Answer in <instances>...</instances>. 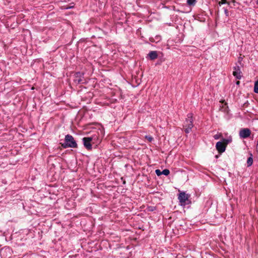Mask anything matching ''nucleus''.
Here are the masks:
<instances>
[{"label": "nucleus", "mask_w": 258, "mask_h": 258, "mask_svg": "<svg viewBox=\"0 0 258 258\" xmlns=\"http://www.w3.org/2000/svg\"><path fill=\"white\" fill-rule=\"evenodd\" d=\"M64 148H77V144L74 137L71 135H67L64 138V143L61 144Z\"/></svg>", "instance_id": "obj_1"}, {"label": "nucleus", "mask_w": 258, "mask_h": 258, "mask_svg": "<svg viewBox=\"0 0 258 258\" xmlns=\"http://www.w3.org/2000/svg\"><path fill=\"white\" fill-rule=\"evenodd\" d=\"M187 118L184 122L183 127L184 128V131L186 134H188L191 131V128L194 126L193 124V119L192 114L188 113L187 115Z\"/></svg>", "instance_id": "obj_2"}, {"label": "nucleus", "mask_w": 258, "mask_h": 258, "mask_svg": "<svg viewBox=\"0 0 258 258\" xmlns=\"http://www.w3.org/2000/svg\"><path fill=\"white\" fill-rule=\"evenodd\" d=\"M251 131L249 128H244L240 130L239 135L240 138L246 139L250 135Z\"/></svg>", "instance_id": "obj_3"}, {"label": "nucleus", "mask_w": 258, "mask_h": 258, "mask_svg": "<svg viewBox=\"0 0 258 258\" xmlns=\"http://www.w3.org/2000/svg\"><path fill=\"white\" fill-rule=\"evenodd\" d=\"M178 198L181 205H185L187 204V201H188V196L185 192H180Z\"/></svg>", "instance_id": "obj_4"}, {"label": "nucleus", "mask_w": 258, "mask_h": 258, "mask_svg": "<svg viewBox=\"0 0 258 258\" xmlns=\"http://www.w3.org/2000/svg\"><path fill=\"white\" fill-rule=\"evenodd\" d=\"M92 140V138L90 137H85L83 138L84 146L87 150H91L92 149V145L91 144Z\"/></svg>", "instance_id": "obj_5"}, {"label": "nucleus", "mask_w": 258, "mask_h": 258, "mask_svg": "<svg viewBox=\"0 0 258 258\" xmlns=\"http://www.w3.org/2000/svg\"><path fill=\"white\" fill-rule=\"evenodd\" d=\"M216 148L218 152L223 153L225 151L226 145L221 142H218L216 143Z\"/></svg>", "instance_id": "obj_6"}, {"label": "nucleus", "mask_w": 258, "mask_h": 258, "mask_svg": "<svg viewBox=\"0 0 258 258\" xmlns=\"http://www.w3.org/2000/svg\"><path fill=\"white\" fill-rule=\"evenodd\" d=\"M241 72L238 66L234 68V71L233 72V76L237 79H240L242 77Z\"/></svg>", "instance_id": "obj_7"}, {"label": "nucleus", "mask_w": 258, "mask_h": 258, "mask_svg": "<svg viewBox=\"0 0 258 258\" xmlns=\"http://www.w3.org/2000/svg\"><path fill=\"white\" fill-rule=\"evenodd\" d=\"M83 74L80 72H77L75 74V82L78 84L83 83L82 78L83 76Z\"/></svg>", "instance_id": "obj_8"}, {"label": "nucleus", "mask_w": 258, "mask_h": 258, "mask_svg": "<svg viewBox=\"0 0 258 258\" xmlns=\"http://www.w3.org/2000/svg\"><path fill=\"white\" fill-rule=\"evenodd\" d=\"M148 56L151 60H154L158 57L157 52L156 51H151L148 53Z\"/></svg>", "instance_id": "obj_9"}, {"label": "nucleus", "mask_w": 258, "mask_h": 258, "mask_svg": "<svg viewBox=\"0 0 258 258\" xmlns=\"http://www.w3.org/2000/svg\"><path fill=\"white\" fill-rule=\"evenodd\" d=\"M253 163L252 155L250 154V156L247 160V167H249L252 165Z\"/></svg>", "instance_id": "obj_10"}, {"label": "nucleus", "mask_w": 258, "mask_h": 258, "mask_svg": "<svg viewBox=\"0 0 258 258\" xmlns=\"http://www.w3.org/2000/svg\"><path fill=\"white\" fill-rule=\"evenodd\" d=\"M197 3V0H187V4L190 6H194Z\"/></svg>", "instance_id": "obj_11"}, {"label": "nucleus", "mask_w": 258, "mask_h": 258, "mask_svg": "<svg viewBox=\"0 0 258 258\" xmlns=\"http://www.w3.org/2000/svg\"><path fill=\"white\" fill-rule=\"evenodd\" d=\"M254 92L256 93H258V81L255 82L254 86Z\"/></svg>", "instance_id": "obj_12"}, {"label": "nucleus", "mask_w": 258, "mask_h": 258, "mask_svg": "<svg viewBox=\"0 0 258 258\" xmlns=\"http://www.w3.org/2000/svg\"><path fill=\"white\" fill-rule=\"evenodd\" d=\"M170 173V171L168 169H164L162 171V174H164L165 175H168Z\"/></svg>", "instance_id": "obj_13"}, {"label": "nucleus", "mask_w": 258, "mask_h": 258, "mask_svg": "<svg viewBox=\"0 0 258 258\" xmlns=\"http://www.w3.org/2000/svg\"><path fill=\"white\" fill-rule=\"evenodd\" d=\"M145 138L150 142H151L153 140L152 137L150 136H146Z\"/></svg>", "instance_id": "obj_14"}, {"label": "nucleus", "mask_w": 258, "mask_h": 258, "mask_svg": "<svg viewBox=\"0 0 258 258\" xmlns=\"http://www.w3.org/2000/svg\"><path fill=\"white\" fill-rule=\"evenodd\" d=\"M231 141V139H223V143L226 145V146H227V145Z\"/></svg>", "instance_id": "obj_15"}, {"label": "nucleus", "mask_w": 258, "mask_h": 258, "mask_svg": "<svg viewBox=\"0 0 258 258\" xmlns=\"http://www.w3.org/2000/svg\"><path fill=\"white\" fill-rule=\"evenodd\" d=\"M226 4L229 5V3L227 0H221V1L219 3L220 5H224Z\"/></svg>", "instance_id": "obj_16"}, {"label": "nucleus", "mask_w": 258, "mask_h": 258, "mask_svg": "<svg viewBox=\"0 0 258 258\" xmlns=\"http://www.w3.org/2000/svg\"><path fill=\"white\" fill-rule=\"evenodd\" d=\"M155 173L158 176L162 175V171H161L159 169H156L155 170Z\"/></svg>", "instance_id": "obj_17"}, {"label": "nucleus", "mask_w": 258, "mask_h": 258, "mask_svg": "<svg viewBox=\"0 0 258 258\" xmlns=\"http://www.w3.org/2000/svg\"><path fill=\"white\" fill-rule=\"evenodd\" d=\"M155 207L154 206H150L148 208V210L149 211H153L155 210Z\"/></svg>", "instance_id": "obj_18"}, {"label": "nucleus", "mask_w": 258, "mask_h": 258, "mask_svg": "<svg viewBox=\"0 0 258 258\" xmlns=\"http://www.w3.org/2000/svg\"><path fill=\"white\" fill-rule=\"evenodd\" d=\"M222 136V135L221 134H216L215 135H214V138L215 139V140H218Z\"/></svg>", "instance_id": "obj_19"}, {"label": "nucleus", "mask_w": 258, "mask_h": 258, "mask_svg": "<svg viewBox=\"0 0 258 258\" xmlns=\"http://www.w3.org/2000/svg\"><path fill=\"white\" fill-rule=\"evenodd\" d=\"M224 12H225V14L226 15V16H229V12L227 10L225 9L224 11Z\"/></svg>", "instance_id": "obj_20"}, {"label": "nucleus", "mask_w": 258, "mask_h": 258, "mask_svg": "<svg viewBox=\"0 0 258 258\" xmlns=\"http://www.w3.org/2000/svg\"><path fill=\"white\" fill-rule=\"evenodd\" d=\"M230 3H232L234 5V4L236 3V1L235 0H232L230 2H229Z\"/></svg>", "instance_id": "obj_21"}, {"label": "nucleus", "mask_w": 258, "mask_h": 258, "mask_svg": "<svg viewBox=\"0 0 258 258\" xmlns=\"http://www.w3.org/2000/svg\"><path fill=\"white\" fill-rule=\"evenodd\" d=\"M256 150L257 152H258V144L257 143L256 146Z\"/></svg>", "instance_id": "obj_22"}, {"label": "nucleus", "mask_w": 258, "mask_h": 258, "mask_svg": "<svg viewBox=\"0 0 258 258\" xmlns=\"http://www.w3.org/2000/svg\"><path fill=\"white\" fill-rule=\"evenodd\" d=\"M239 83H240V82H239V81H237V82H236V84H237V85H239Z\"/></svg>", "instance_id": "obj_23"}, {"label": "nucleus", "mask_w": 258, "mask_h": 258, "mask_svg": "<svg viewBox=\"0 0 258 258\" xmlns=\"http://www.w3.org/2000/svg\"><path fill=\"white\" fill-rule=\"evenodd\" d=\"M256 4L258 5V0L256 1Z\"/></svg>", "instance_id": "obj_24"}]
</instances>
